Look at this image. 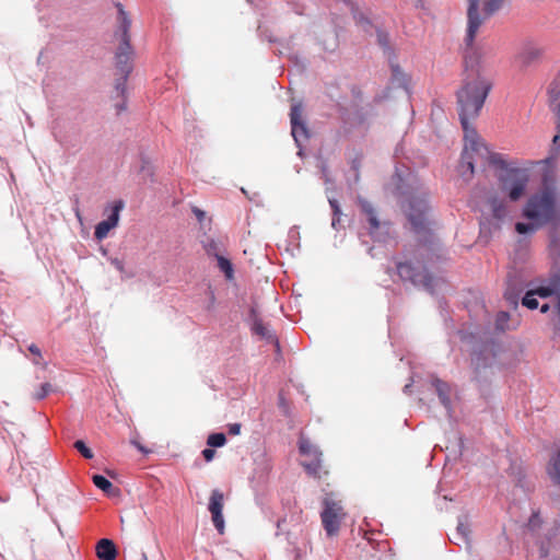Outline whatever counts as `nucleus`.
Returning a JSON list of instances; mask_svg holds the SVG:
<instances>
[{
  "mask_svg": "<svg viewBox=\"0 0 560 560\" xmlns=\"http://www.w3.org/2000/svg\"><path fill=\"white\" fill-rule=\"evenodd\" d=\"M492 88V83L478 70H467L464 85L457 92L460 107L459 119L464 130L465 145L460 159V174L470 179L475 173V164H490L502 168L498 175L500 190L511 201L520 200L526 190L529 175L525 170L508 168L500 154L490 152L479 135L469 125V118L479 115L480 109Z\"/></svg>",
  "mask_w": 560,
  "mask_h": 560,
  "instance_id": "obj_1",
  "label": "nucleus"
},
{
  "mask_svg": "<svg viewBox=\"0 0 560 560\" xmlns=\"http://www.w3.org/2000/svg\"><path fill=\"white\" fill-rule=\"evenodd\" d=\"M116 8L117 26L114 32V37L118 42V45L115 50L114 59L115 68L120 77L116 79L115 91L124 95L126 92V83L133 70L136 51L130 43L131 20L121 3H116Z\"/></svg>",
  "mask_w": 560,
  "mask_h": 560,
  "instance_id": "obj_2",
  "label": "nucleus"
},
{
  "mask_svg": "<svg viewBox=\"0 0 560 560\" xmlns=\"http://www.w3.org/2000/svg\"><path fill=\"white\" fill-rule=\"evenodd\" d=\"M524 217L544 225L560 219V207L555 191L545 189L532 196L523 211Z\"/></svg>",
  "mask_w": 560,
  "mask_h": 560,
  "instance_id": "obj_3",
  "label": "nucleus"
},
{
  "mask_svg": "<svg viewBox=\"0 0 560 560\" xmlns=\"http://www.w3.org/2000/svg\"><path fill=\"white\" fill-rule=\"evenodd\" d=\"M504 1L505 0H469L466 35L467 46L472 45L475 36L483 21L479 14V7L482 5L486 16H490L503 5Z\"/></svg>",
  "mask_w": 560,
  "mask_h": 560,
  "instance_id": "obj_4",
  "label": "nucleus"
},
{
  "mask_svg": "<svg viewBox=\"0 0 560 560\" xmlns=\"http://www.w3.org/2000/svg\"><path fill=\"white\" fill-rule=\"evenodd\" d=\"M346 512L340 501H336L331 495H326L323 500V511L320 520L326 534L329 537L339 533L341 523L346 518Z\"/></svg>",
  "mask_w": 560,
  "mask_h": 560,
  "instance_id": "obj_5",
  "label": "nucleus"
},
{
  "mask_svg": "<svg viewBox=\"0 0 560 560\" xmlns=\"http://www.w3.org/2000/svg\"><path fill=\"white\" fill-rule=\"evenodd\" d=\"M299 448L300 453L306 457L302 462V466L310 476L322 479L328 475V470L322 458L323 454L317 446L313 445L311 441L306 439H300Z\"/></svg>",
  "mask_w": 560,
  "mask_h": 560,
  "instance_id": "obj_6",
  "label": "nucleus"
},
{
  "mask_svg": "<svg viewBox=\"0 0 560 560\" xmlns=\"http://www.w3.org/2000/svg\"><path fill=\"white\" fill-rule=\"evenodd\" d=\"M396 268L402 281H410L415 285H422L428 290L433 288V278L423 266H413L410 262H398Z\"/></svg>",
  "mask_w": 560,
  "mask_h": 560,
  "instance_id": "obj_7",
  "label": "nucleus"
},
{
  "mask_svg": "<svg viewBox=\"0 0 560 560\" xmlns=\"http://www.w3.org/2000/svg\"><path fill=\"white\" fill-rule=\"evenodd\" d=\"M428 209L427 199L420 196H411L404 205V210L415 231L420 232L425 229Z\"/></svg>",
  "mask_w": 560,
  "mask_h": 560,
  "instance_id": "obj_8",
  "label": "nucleus"
},
{
  "mask_svg": "<svg viewBox=\"0 0 560 560\" xmlns=\"http://www.w3.org/2000/svg\"><path fill=\"white\" fill-rule=\"evenodd\" d=\"M548 94L550 108L557 117L558 135H556L552 139L551 155L547 159V161L556 159L560 153V74L550 84Z\"/></svg>",
  "mask_w": 560,
  "mask_h": 560,
  "instance_id": "obj_9",
  "label": "nucleus"
},
{
  "mask_svg": "<svg viewBox=\"0 0 560 560\" xmlns=\"http://www.w3.org/2000/svg\"><path fill=\"white\" fill-rule=\"evenodd\" d=\"M359 205L369 223L370 235L375 241H380L383 235H387L389 233V222L381 221L377 217L376 210L369 201L360 200Z\"/></svg>",
  "mask_w": 560,
  "mask_h": 560,
  "instance_id": "obj_10",
  "label": "nucleus"
},
{
  "mask_svg": "<svg viewBox=\"0 0 560 560\" xmlns=\"http://www.w3.org/2000/svg\"><path fill=\"white\" fill-rule=\"evenodd\" d=\"M125 207V202L119 199L112 203L106 219L100 221L94 229V237L102 241L107 237L109 231L118 225L120 212Z\"/></svg>",
  "mask_w": 560,
  "mask_h": 560,
  "instance_id": "obj_11",
  "label": "nucleus"
},
{
  "mask_svg": "<svg viewBox=\"0 0 560 560\" xmlns=\"http://www.w3.org/2000/svg\"><path fill=\"white\" fill-rule=\"evenodd\" d=\"M291 132L294 140L300 143L310 138L306 122L303 119V106L301 103H295L291 106L290 112Z\"/></svg>",
  "mask_w": 560,
  "mask_h": 560,
  "instance_id": "obj_12",
  "label": "nucleus"
},
{
  "mask_svg": "<svg viewBox=\"0 0 560 560\" xmlns=\"http://www.w3.org/2000/svg\"><path fill=\"white\" fill-rule=\"evenodd\" d=\"M249 326L253 335L258 338L271 342L276 346L277 350L280 349L279 340L276 335L269 329L268 325L264 323L258 315L256 308L252 307L249 312Z\"/></svg>",
  "mask_w": 560,
  "mask_h": 560,
  "instance_id": "obj_13",
  "label": "nucleus"
},
{
  "mask_svg": "<svg viewBox=\"0 0 560 560\" xmlns=\"http://www.w3.org/2000/svg\"><path fill=\"white\" fill-rule=\"evenodd\" d=\"M212 258H214L215 268L218 272L223 276L225 283L236 285V268L233 261L228 256L220 253L212 254Z\"/></svg>",
  "mask_w": 560,
  "mask_h": 560,
  "instance_id": "obj_14",
  "label": "nucleus"
},
{
  "mask_svg": "<svg viewBox=\"0 0 560 560\" xmlns=\"http://www.w3.org/2000/svg\"><path fill=\"white\" fill-rule=\"evenodd\" d=\"M223 494L213 491L212 492V524L219 534H224V520H223Z\"/></svg>",
  "mask_w": 560,
  "mask_h": 560,
  "instance_id": "obj_15",
  "label": "nucleus"
},
{
  "mask_svg": "<svg viewBox=\"0 0 560 560\" xmlns=\"http://www.w3.org/2000/svg\"><path fill=\"white\" fill-rule=\"evenodd\" d=\"M96 556L100 560H115L117 548L112 539L102 538L96 544Z\"/></svg>",
  "mask_w": 560,
  "mask_h": 560,
  "instance_id": "obj_16",
  "label": "nucleus"
},
{
  "mask_svg": "<svg viewBox=\"0 0 560 560\" xmlns=\"http://www.w3.org/2000/svg\"><path fill=\"white\" fill-rule=\"evenodd\" d=\"M547 471L551 480L560 487V446L558 445L550 457Z\"/></svg>",
  "mask_w": 560,
  "mask_h": 560,
  "instance_id": "obj_17",
  "label": "nucleus"
},
{
  "mask_svg": "<svg viewBox=\"0 0 560 560\" xmlns=\"http://www.w3.org/2000/svg\"><path fill=\"white\" fill-rule=\"evenodd\" d=\"M92 481L97 489L102 490L108 497H116L119 494V489L114 487V485L103 475H93Z\"/></svg>",
  "mask_w": 560,
  "mask_h": 560,
  "instance_id": "obj_18",
  "label": "nucleus"
},
{
  "mask_svg": "<svg viewBox=\"0 0 560 560\" xmlns=\"http://www.w3.org/2000/svg\"><path fill=\"white\" fill-rule=\"evenodd\" d=\"M488 205L491 209L492 215L495 219H503L506 217V206L503 199L497 196H490L488 199Z\"/></svg>",
  "mask_w": 560,
  "mask_h": 560,
  "instance_id": "obj_19",
  "label": "nucleus"
},
{
  "mask_svg": "<svg viewBox=\"0 0 560 560\" xmlns=\"http://www.w3.org/2000/svg\"><path fill=\"white\" fill-rule=\"evenodd\" d=\"M433 385L436 389V393L439 395L441 402L444 406H448L450 405V386L441 380H434Z\"/></svg>",
  "mask_w": 560,
  "mask_h": 560,
  "instance_id": "obj_20",
  "label": "nucleus"
},
{
  "mask_svg": "<svg viewBox=\"0 0 560 560\" xmlns=\"http://www.w3.org/2000/svg\"><path fill=\"white\" fill-rule=\"evenodd\" d=\"M541 55V51L540 49L538 48H529L527 50H525L521 56V61L523 65H529L532 62H534L535 60H537Z\"/></svg>",
  "mask_w": 560,
  "mask_h": 560,
  "instance_id": "obj_21",
  "label": "nucleus"
},
{
  "mask_svg": "<svg viewBox=\"0 0 560 560\" xmlns=\"http://www.w3.org/2000/svg\"><path fill=\"white\" fill-rule=\"evenodd\" d=\"M539 226H541V224H539L536 221H534L532 223L517 222L515 224V230L520 234H528V233L530 234V233H534Z\"/></svg>",
  "mask_w": 560,
  "mask_h": 560,
  "instance_id": "obj_22",
  "label": "nucleus"
},
{
  "mask_svg": "<svg viewBox=\"0 0 560 560\" xmlns=\"http://www.w3.org/2000/svg\"><path fill=\"white\" fill-rule=\"evenodd\" d=\"M74 448L86 459L93 458L92 450L85 444L83 440H77L73 444Z\"/></svg>",
  "mask_w": 560,
  "mask_h": 560,
  "instance_id": "obj_23",
  "label": "nucleus"
},
{
  "mask_svg": "<svg viewBox=\"0 0 560 560\" xmlns=\"http://www.w3.org/2000/svg\"><path fill=\"white\" fill-rule=\"evenodd\" d=\"M536 294L533 291H528L522 300V304L529 310H536L538 307V301L535 298Z\"/></svg>",
  "mask_w": 560,
  "mask_h": 560,
  "instance_id": "obj_24",
  "label": "nucleus"
},
{
  "mask_svg": "<svg viewBox=\"0 0 560 560\" xmlns=\"http://www.w3.org/2000/svg\"><path fill=\"white\" fill-rule=\"evenodd\" d=\"M52 392V385L50 383H44L35 394L37 400L44 399L49 393Z\"/></svg>",
  "mask_w": 560,
  "mask_h": 560,
  "instance_id": "obj_25",
  "label": "nucleus"
},
{
  "mask_svg": "<svg viewBox=\"0 0 560 560\" xmlns=\"http://www.w3.org/2000/svg\"><path fill=\"white\" fill-rule=\"evenodd\" d=\"M226 438L224 433H212V448L221 447L225 444Z\"/></svg>",
  "mask_w": 560,
  "mask_h": 560,
  "instance_id": "obj_26",
  "label": "nucleus"
},
{
  "mask_svg": "<svg viewBox=\"0 0 560 560\" xmlns=\"http://www.w3.org/2000/svg\"><path fill=\"white\" fill-rule=\"evenodd\" d=\"M108 260L116 270H118L121 275L125 273L124 261L118 257H109Z\"/></svg>",
  "mask_w": 560,
  "mask_h": 560,
  "instance_id": "obj_27",
  "label": "nucleus"
},
{
  "mask_svg": "<svg viewBox=\"0 0 560 560\" xmlns=\"http://www.w3.org/2000/svg\"><path fill=\"white\" fill-rule=\"evenodd\" d=\"M27 349L35 357L34 363L39 364V359H42L40 349L35 343H31Z\"/></svg>",
  "mask_w": 560,
  "mask_h": 560,
  "instance_id": "obj_28",
  "label": "nucleus"
},
{
  "mask_svg": "<svg viewBox=\"0 0 560 560\" xmlns=\"http://www.w3.org/2000/svg\"><path fill=\"white\" fill-rule=\"evenodd\" d=\"M205 460L207 463H210V456H211V453H210V434L207 435L206 438V447L202 450L201 452Z\"/></svg>",
  "mask_w": 560,
  "mask_h": 560,
  "instance_id": "obj_29",
  "label": "nucleus"
},
{
  "mask_svg": "<svg viewBox=\"0 0 560 560\" xmlns=\"http://www.w3.org/2000/svg\"><path fill=\"white\" fill-rule=\"evenodd\" d=\"M241 423H231L228 425V432L230 435H238L241 433Z\"/></svg>",
  "mask_w": 560,
  "mask_h": 560,
  "instance_id": "obj_30",
  "label": "nucleus"
},
{
  "mask_svg": "<svg viewBox=\"0 0 560 560\" xmlns=\"http://www.w3.org/2000/svg\"><path fill=\"white\" fill-rule=\"evenodd\" d=\"M472 363L475 364V370H476L477 375L479 374V370L481 366L486 368V364L483 363V359L479 354L472 359Z\"/></svg>",
  "mask_w": 560,
  "mask_h": 560,
  "instance_id": "obj_31",
  "label": "nucleus"
},
{
  "mask_svg": "<svg viewBox=\"0 0 560 560\" xmlns=\"http://www.w3.org/2000/svg\"><path fill=\"white\" fill-rule=\"evenodd\" d=\"M509 319V314L505 312H500L497 316V325L498 327L503 329V323H505Z\"/></svg>",
  "mask_w": 560,
  "mask_h": 560,
  "instance_id": "obj_32",
  "label": "nucleus"
},
{
  "mask_svg": "<svg viewBox=\"0 0 560 560\" xmlns=\"http://www.w3.org/2000/svg\"><path fill=\"white\" fill-rule=\"evenodd\" d=\"M116 93H117V96H120L122 98V101L120 103H116V105H115L117 114H119L126 109V100H125V95H121L119 92H116ZM124 94H126V92Z\"/></svg>",
  "mask_w": 560,
  "mask_h": 560,
  "instance_id": "obj_33",
  "label": "nucleus"
},
{
  "mask_svg": "<svg viewBox=\"0 0 560 560\" xmlns=\"http://www.w3.org/2000/svg\"><path fill=\"white\" fill-rule=\"evenodd\" d=\"M354 19L358 23L362 24V26L365 28V26L370 25L369 21L363 18V15L360 13L354 12Z\"/></svg>",
  "mask_w": 560,
  "mask_h": 560,
  "instance_id": "obj_34",
  "label": "nucleus"
},
{
  "mask_svg": "<svg viewBox=\"0 0 560 560\" xmlns=\"http://www.w3.org/2000/svg\"><path fill=\"white\" fill-rule=\"evenodd\" d=\"M192 212H194V214L196 215V218L198 219L199 222H201L205 219V217H206V212L200 210L197 207L192 208Z\"/></svg>",
  "mask_w": 560,
  "mask_h": 560,
  "instance_id": "obj_35",
  "label": "nucleus"
},
{
  "mask_svg": "<svg viewBox=\"0 0 560 560\" xmlns=\"http://www.w3.org/2000/svg\"><path fill=\"white\" fill-rule=\"evenodd\" d=\"M378 43L382 45V46H387L388 44V37L386 34H383V33H378Z\"/></svg>",
  "mask_w": 560,
  "mask_h": 560,
  "instance_id": "obj_36",
  "label": "nucleus"
},
{
  "mask_svg": "<svg viewBox=\"0 0 560 560\" xmlns=\"http://www.w3.org/2000/svg\"><path fill=\"white\" fill-rule=\"evenodd\" d=\"M201 244L203 246V249H205L206 254L210 255V242H209V240L208 238L207 240H202Z\"/></svg>",
  "mask_w": 560,
  "mask_h": 560,
  "instance_id": "obj_37",
  "label": "nucleus"
},
{
  "mask_svg": "<svg viewBox=\"0 0 560 560\" xmlns=\"http://www.w3.org/2000/svg\"><path fill=\"white\" fill-rule=\"evenodd\" d=\"M457 530H458V533L463 534V536H464L465 538L467 537L466 527H465V525H464V524H459V525L457 526Z\"/></svg>",
  "mask_w": 560,
  "mask_h": 560,
  "instance_id": "obj_38",
  "label": "nucleus"
},
{
  "mask_svg": "<svg viewBox=\"0 0 560 560\" xmlns=\"http://www.w3.org/2000/svg\"><path fill=\"white\" fill-rule=\"evenodd\" d=\"M538 521V515L537 514H533L532 518L529 520V526H536V523Z\"/></svg>",
  "mask_w": 560,
  "mask_h": 560,
  "instance_id": "obj_39",
  "label": "nucleus"
},
{
  "mask_svg": "<svg viewBox=\"0 0 560 560\" xmlns=\"http://www.w3.org/2000/svg\"><path fill=\"white\" fill-rule=\"evenodd\" d=\"M505 299L509 300L513 304L517 303L515 298L512 294H510L509 292H505Z\"/></svg>",
  "mask_w": 560,
  "mask_h": 560,
  "instance_id": "obj_40",
  "label": "nucleus"
},
{
  "mask_svg": "<svg viewBox=\"0 0 560 560\" xmlns=\"http://www.w3.org/2000/svg\"><path fill=\"white\" fill-rule=\"evenodd\" d=\"M548 310H549V305H548V304H544V305H541V307H540V312H541V313H547V312H548Z\"/></svg>",
  "mask_w": 560,
  "mask_h": 560,
  "instance_id": "obj_41",
  "label": "nucleus"
},
{
  "mask_svg": "<svg viewBox=\"0 0 560 560\" xmlns=\"http://www.w3.org/2000/svg\"><path fill=\"white\" fill-rule=\"evenodd\" d=\"M330 205L332 206V208L335 209V212H338L339 211V208H338V205L336 203V201H330Z\"/></svg>",
  "mask_w": 560,
  "mask_h": 560,
  "instance_id": "obj_42",
  "label": "nucleus"
},
{
  "mask_svg": "<svg viewBox=\"0 0 560 560\" xmlns=\"http://www.w3.org/2000/svg\"><path fill=\"white\" fill-rule=\"evenodd\" d=\"M141 557H142V560H148L147 555L144 552H142Z\"/></svg>",
  "mask_w": 560,
  "mask_h": 560,
  "instance_id": "obj_43",
  "label": "nucleus"
},
{
  "mask_svg": "<svg viewBox=\"0 0 560 560\" xmlns=\"http://www.w3.org/2000/svg\"><path fill=\"white\" fill-rule=\"evenodd\" d=\"M102 254H103L104 256H106V255H107L106 249H102Z\"/></svg>",
  "mask_w": 560,
  "mask_h": 560,
  "instance_id": "obj_44",
  "label": "nucleus"
}]
</instances>
